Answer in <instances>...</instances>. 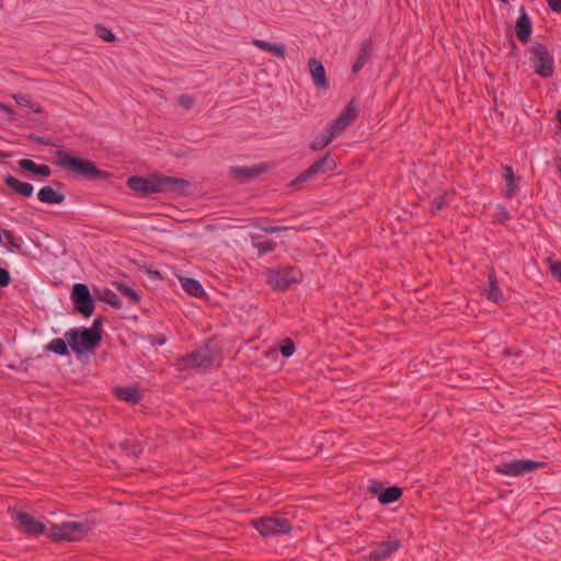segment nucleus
<instances>
[{
    "label": "nucleus",
    "mask_w": 561,
    "mask_h": 561,
    "mask_svg": "<svg viewBox=\"0 0 561 561\" xmlns=\"http://www.w3.org/2000/svg\"><path fill=\"white\" fill-rule=\"evenodd\" d=\"M500 1L505 3V4L508 3V0H500Z\"/></svg>",
    "instance_id": "864d4df0"
},
{
    "label": "nucleus",
    "mask_w": 561,
    "mask_h": 561,
    "mask_svg": "<svg viewBox=\"0 0 561 561\" xmlns=\"http://www.w3.org/2000/svg\"><path fill=\"white\" fill-rule=\"evenodd\" d=\"M488 280L489 285L483 289V293L489 300L497 304L502 300L503 294L500 288L494 268L489 271Z\"/></svg>",
    "instance_id": "a211bd4d"
},
{
    "label": "nucleus",
    "mask_w": 561,
    "mask_h": 561,
    "mask_svg": "<svg viewBox=\"0 0 561 561\" xmlns=\"http://www.w3.org/2000/svg\"><path fill=\"white\" fill-rule=\"evenodd\" d=\"M336 169L335 160L328 153L323 158L314 161L307 170L301 172L293 182L291 185H297L307 182L317 175L334 171Z\"/></svg>",
    "instance_id": "6e6552de"
},
{
    "label": "nucleus",
    "mask_w": 561,
    "mask_h": 561,
    "mask_svg": "<svg viewBox=\"0 0 561 561\" xmlns=\"http://www.w3.org/2000/svg\"><path fill=\"white\" fill-rule=\"evenodd\" d=\"M46 350L58 355H68L67 342L62 339H54L47 345Z\"/></svg>",
    "instance_id": "cd10ccee"
},
{
    "label": "nucleus",
    "mask_w": 561,
    "mask_h": 561,
    "mask_svg": "<svg viewBox=\"0 0 561 561\" xmlns=\"http://www.w3.org/2000/svg\"><path fill=\"white\" fill-rule=\"evenodd\" d=\"M288 229H289L288 227H282V226H268V227L263 228V230L268 233H274V232L284 231V230H288Z\"/></svg>",
    "instance_id": "a19ab883"
},
{
    "label": "nucleus",
    "mask_w": 561,
    "mask_h": 561,
    "mask_svg": "<svg viewBox=\"0 0 561 561\" xmlns=\"http://www.w3.org/2000/svg\"><path fill=\"white\" fill-rule=\"evenodd\" d=\"M101 324H102V319L101 318H96V319H94L93 325H92L91 329H95V330L100 331Z\"/></svg>",
    "instance_id": "49530a36"
},
{
    "label": "nucleus",
    "mask_w": 561,
    "mask_h": 561,
    "mask_svg": "<svg viewBox=\"0 0 561 561\" xmlns=\"http://www.w3.org/2000/svg\"><path fill=\"white\" fill-rule=\"evenodd\" d=\"M95 32H96V35L105 42L113 43L116 39V36L114 35V33L105 26L96 25Z\"/></svg>",
    "instance_id": "7c9ffc66"
},
{
    "label": "nucleus",
    "mask_w": 561,
    "mask_h": 561,
    "mask_svg": "<svg viewBox=\"0 0 561 561\" xmlns=\"http://www.w3.org/2000/svg\"><path fill=\"white\" fill-rule=\"evenodd\" d=\"M130 453L134 457H138V455L141 453V449L138 446H134Z\"/></svg>",
    "instance_id": "09e8293b"
},
{
    "label": "nucleus",
    "mask_w": 561,
    "mask_h": 561,
    "mask_svg": "<svg viewBox=\"0 0 561 561\" xmlns=\"http://www.w3.org/2000/svg\"><path fill=\"white\" fill-rule=\"evenodd\" d=\"M89 527L82 523H64L54 525L50 528L49 536L55 540L77 541L85 536Z\"/></svg>",
    "instance_id": "0eeeda50"
},
{
    "label": "nucleus",
    "mask_w": 561,
    "mask_h": 561,
    "mask_svg": "<svg viewBox=\"0 0 561 561\" xmlns=\"http://www.w3.org/2000/svg\"><path fill=\"white\" fill-rule=\"evenodd\" d=\"M98 296L99 298L108 304L110 306L114 307V308H121L122 307V304H121V300L118 298V296L111 289L108 288H104L102 290H99L98 291Z\"/></svg>",
    "instance_id": "bb28decb"
},
{
    "label": "nucleus",
    "mask_w": 561,
    "mask_h": 561,
    "mask_svg": "<svg viewBox=\"0 0 561 561\" xmlns=\"http://www.w3.org/2000/svg\"><path fill=\"white\" fill-rule=\"evenodd\" d=\"M266 170L267 168L265 164H255L252 167H231L229 170V175L232 179L245 181L259 176Z\"/></svg>",
    "instance_id": "4468645a"
},
{
    "label": "nucleus",
    "mask_w": 561,
    "mask_h": 561,
    "mask_svg": "<svg viewBox=\"0 0 561 561\" xmlns=\"http://www.w3.org/2000/svg\"><path fill=\"white\" fill-rule=\"evenodd\" d=\"M156 341H157V343H158V344H160V345H162V344H164V343H165V339H164L163 336H158V337H156Z\"/></svg>",
    "instance_id": "8fccbe9b"
},
{
    "label": "nucleus",
    "mask_w": 561,
    "mask_h": 561,
    "mask_svg": "<svg viewBox=\"0 0 561 561\" xmlns=\"http://www.w3.org/2000/svg\"><path fill=\"white\" fill-rule=\"evenodd\" d=\"M550 272L553 275L556 279H558L561 283V262L560 261H552L551 259H548Z\"/></svg>",
    "instance_id": "c9c22d12"
},
{
    "label": "nucleus",
    "mask_w": 561,
    "mask_h": 561,
    "mask_svg": "<svg viewBox=\"0 0 561 561\" xmlns=\"http://www.w3.org/2000/svg\"><path fill=\"white\" fill-rule=\"evenodd\" d=\"M10 515L18 523L19 529L30 536H38L45 531V525L28 513L14 508L10 511Z\"/></svg>",
    "instance_id": "9d476101"
},
{
    "label": "nucleus",
    "mask_w": 561,
    "mask_h": 561,
    "mask_svg": "<svg viewBox=\"0 0 561 561\" xmlns=\"http://www.w3.org/2000/svg\"><path fill=\"white\" fill-rule=\"evenodd\" d=\"M213 363L214 355L207 345L198 348L196 352H193L183 358V366L185 368H208L213 365Z\"/></svg>",
    "instance_id": "f8f14e48"
},
{
    "label": "nucleus",
    "mask_w": 561,
    "mask_h": 561,
    "mask_svg": "<svg viewBox=\"0 0 561 561\" xmlns=\"http://www.w3.org/2000/svg\"><path fill=\"white\" fill-rule=\"evenodd\" d=\"M75 309L83 317H90L94 310V302L90 290L84 284H75L71 291Z\"/></svg>",
    "instance_id": "1a4fd4ad"
},
{
    "label": "nucleus",
    "mask_w": 561,
    "mask_h": 561,
    "mask_svg": "<svg viewBox=\"0 0 561 561\" xmlns=\"http://www.w3.org/2000/svg\"><path fill=\"white\" fill-rule=\"evenodd\" d=\"M178 102L185 110L192 108L194 106V104H195L194 98L192 95H190V94H181L178 98Z\"/></svg>",
    "instance_id": "f704fd0d"
},
{
    "label": "nucleus",
    "mask_w": 561,
    "mask_h": 561,
    "mask_svg": "<svg viewBox=\"0 0 561 561\" xmlns=\"http://www.w3.org/2000/svg\"><path fill=\"white\" fill-rule=\"evenodd\" d=\"M127 185L130 190L141 194L183 193L190 186V182L182 178L153 173L148 178L130 176L127 180Z\"/></svg>",
    "instance_id": "f257e3e1"
},
{
    "label": "nucleus",
    "mask_w": 561,
    "mask_h": 561,
    "mask_svg": "<svg viewBox=\"0 0 561 561\" xmlns=\"http://www.w3.org/2000/svg\"><path fill=\"white\" fill-rule=\"evenodd\" d=\"M0 110L10 115L13 114V108L8 104L0 103Z\"/></svg>",
    "instance_id": "a18cd8bd"
},
{
    "label": "nucleus",
    "mask_w": 561,
    "mask_h": 561,
    "mask_svg": "<svg viewBox=\"0 0 561 561\" xmlns=\"http://www.w3.org/2000/svg\"><path fill=\"white\" fill-rule=\"evenodd\" d=\"M115 286L116 289L122 294V296L128 298L134 304L139 302L140 296L131 287L123 283H116Z\"/></svg>",
    "instance_id": "c756f323"
},
{
    "label": "nucleus",
    "mask_w": 561,
    "mask_h": 561,
    "mask_svg": "<svg viewBox=\"0 0 561 561\" xmlns=\"http://www.w3.org/2000/svg\"><path fill=\"white\" fill-rule=\"evenodd\" d=\"M2 234L4 236V238L7 240L8 248L10 251L21 249V243H20L19 239H16L10 230H3Z\"/></svg>",
    "instance_id": "473e14b6"
},
{
    "label": "nucleus",
    "mask_w": 561,
    "mask_h": 561,
    "mask_svg": "<svg viewBox=\"0 0 561 561\" xmlns=\"http://www.w3.org/2000/svg\"><path fill=\"white\" fill-rule=\"evenodd\" d=\"M357 116V111L351 101L344 112L331 124L329 133L335 138L341 135Z\"/></svg>",
    "instance_id": "ddd939ff"
},
{
    "label": "nucleus",
    "mask_w": 561,
    "mask_h": 561,
    "mask_svg": "<svg viewBox=\"0 0 561 561\" xmlns=\"http://www.w3.org/2000/svg\"><path fill=\"white\" fill-rule=\"evenodd\" d=\"M55 157L60 168L77 175L85 179H103L107 176V173L98 169L92 161L73 157L66 150L56 151Z\"/></svg>",
    "instance_id": "f03ea898"
},
{
    "label": "nucleus",
    "mask_w": 561,
    "mask_h": 561,
    "mask_svg": "<svg viewBox=\"0 0 561 561\" xmlns=\"http://www.w3.org/2000/svg\"><path fill=\"white\" fill-rule=\"evenodd\" d=\"M497 216H499V220H506L510 218L508 211L503 206L499 207Z\"/></svg>",
    "instance_id": "37998d69"
},
{
    "label": "nucleus",
    "mask_w": 561,
    "mask_h": 561,
    "mask_svg": "<svg viewBox=\"0 0 561 561\" xmlns=\"http://www.w3.org/2000/svg\"><path fill=\"white\" fill-rule=\"evenodd\" d=\"M516 194V185L511 182L507 183V191H506V196L507 197H512Z\"/></svg>",
    "instance_id": "c03bdc74"
},
{
    "label": "nucleus",
    "mask_w": 561,
    "mask_h": 561,
    "mask_svg": "<svg viewBox=\"0 0 561 561\" xmlns=\"http://www.w3.org/2000/svg\"><path fill=\"white\" fill-rule=\"evenodd\" d=\"M549 8L557 13H561V0H547Z\"/></svg>",
    "instance_id": "ea45409f"
},
{
    "label": "nucleus",
    "mask_w": 561,
    "mask_h": 561,
    "mask_svg": "<svg viewBox=\"0 0 561 561\" xmlns=\"http://www.w3.org/2000/svg\"><path fill=\"white\" fill-rule=\"evenodd\" d=\"M254 247L259 250V254L263 255L267 252L274 251L276 243L274 241L255 242Z\"/></svg>",
    "instance_id": "72a5a7b5"
},
{
    "label": "nucleus",
    "mask_w": 561,
    "mask_h": 561,
    "mask_svg": "<svg viewBox=\"0 0 561 561\" xmlns=\"http://www.w3.org/2000/svg\"><path fill=\"white\" fill-rule=\"evenodd\" d=\"M10 282V273L5 268L0 267V286L5 287Z\"/></svg>",
    "instance_id": "4c0bfd02"
},
{
    "label": "nucleus",
    "mask_w": 561,
    "mask_h": 561,
    "mask_svg": "<svg viewBox=\"0 0 561 561\" xmlns=\"http://www.w3.org/2000/svg\"><path fill=\"white\" fill-rule=\"evenodd\" d=\"M308 68L314 84L320 89L327 90L329 88V81L322 62L317 58H310Z\"/></svg>",
    "instance_id": "2eb2a0df"
},
{
    "label": "nucleus",
    "mask_w": 561,
    "mask_h": 561,
    "mask_svg": "<svg viewBox=\"0 0 561 561\" xmlns=\"http://www.w3.org/2000/svg\"><path fill=\"white\" fill-rule=\"evenodd\" d=\"M13 98L18 104L23 105V106H28L31 103V100L26 94L19 93V94H14Z\"/></svg>",
    "instance_id": "58836bf2"
},
{
    "label": "nucleus",
    "mask_w": 561,
    "mask_h": 561,
    "mask_svg": "<svg viewBox=\"0 0 561 561\" xmlns=\"http://www.w3.org/2000/svg\"><path fill=\"white\" fill-rule=\"evenodd\" d=\"M252 45L259 49L271 53L272 55L284 59L286 56V46L282 43H270L262 39H253Z\"/></svg>",
    "instance_id": "aec40b11"
},
{
    "label": "nucleus",
    "mask_w": 561,
    "mask_h": 561,
    "mask_svg": "<svg viewBox=\"0 0 561 561\" xmlns=\"http://www.w3.org/2000/svg\"><path fill=\"white\" fill-rule=\"evenodd\" d=\"M399 547L400 542L398 540L383 541L370 551L368 559L369 561H381L397 551Z\"/></svg>",
    "instance_id": "dca6fc26"
},
{
    "label": "nucleus",
    "mask_w": 561,
    "mask_h": 561,
    "mask_svg": "<svg viewBox=\"0 0 561 561\" xmlns=\"http://www.w3.org/2000/svg\"><path fill=\"white\" fill-rule=\"evenodd\" d=\"M301 274L294 267L271 270L267 272L266 282L274 290H285L291 284L298 283Z\"/></svg>",
    "instance_id": "423d86ee"
},
{
    "label": "nucleus",
    "mask_w": 561,
    "mask_h": 561,
    "mask_svg": "<svg viewBox=\"0 0 561 561\" xmlns=\"http://www.w3.org/2000/svg\"><path fill=\"white\" fill-rule=\"evenodd\" d=\"M4 183L18 195L22 197H30L33 194L34 187L27 182H22L12 175L4 178Z\"/></svg>",
    "instance_id": "6ab92c4d"
},
{
    "label": "nucleus",
    "mask_w": 561,
    "mask_h": 561,
    "mask_svg": "<svg viewBox=\"0 0 561 561\" xmlns=\"http://www.w3.org/2000/svg\"><path fill=\"white\" fill-rule=\"evenodd\" d=\"M32 139H34L35 141L39 142V144H43V145H48L49 141L46 140L44 137H31Z\"/></svg>",
    "instance_id": "de8ad7c7"
},
{
    "label": "nucleus",
    "mask_w": 561,
    "mask_h": 561,
    "mask_svg": "<svg viewBox=\"0 0 561 561\" xmlns=\"http://www.w3.org/2000/svg\"><path fill=\"white\" fill-rule=\"evenodd\" d=\"M504 171H505V175H504L505 181H506L507 183H508V182L513 183V182H514V172H513V169H512L511 167L506 165V167L504 168Z\"/></svg>",
    "instance_id": "79ce46f5"
},
{
    "label": "nucleus",
    "mask_w": 561,
    "mask_h": 561,
    "mask_svg": "<svg viewBox=\"0 0 561 561\" xmlns=\"http://www.w3.org/2000/svg\"><path fill=\"white\" fill-rule=\"evenodd\" d=\"M530 62L535 72L542 78H549L553 73V57L550 55L548 48L540 43H536L530 48Z\"/></svg>",
    "instance_id": "39448f33"
},
{
    "label": "nucleus",
    "mask_w": 561,
    "mask_h": 561,
    "mask_svg": "<svg viewBox=\"0 0 561 561\" xmlns=\"http://www.w3.org/2000/svg\"><path fill=\"white\" fill-rule=\"evenodd\" d=\"M251 524L263 537L288 534L291 530L290 522L282 516L261 517L253 519Z\"/></svg>",
    "instance_id": "20e7f679"
},
{
    "label": "nucleus",
    "mask_w": 561,
    "mask_h": 561,
    "mask_svg": "<svg viewBox=\"0 0 561 561\" xmlns=\"http://www.w3.org/2000/svg\"><path fill=\"white\" fill-rule=\"evenodd\" d=\"M373 46L370 41H365L362 43L359 55L353 65L352 72L354 75L358 73L364 65L368 61L371 55Z\"/></svg>",
    "instance_id": "5701e85b"
},
{
    "label": "nucleus",
    "mask_w": 561,
    "mask_h": 561,
    "mask_svg": "<svg viewBox=\"0 0 561 561\" xmlns=\"http://www.w3.org/2000/svg\"><path fill=\"white\" fill-rule=\"evenodd\" d=\"M295 352V344L294 342L290 340V339H286L283 343V345L280 346V353L283 356L285 357H289L294 354Z\"/></svg>",
    "instance_id": "e433bc0d"
},
{
    "label": "nucleus",
    "mask_w": 561,
    "mask_h": 561,
    "mask_svg": "<svg viewBox=\"0 0 561 561\" xmlns=\"http://www.w3.org/2000/svg\"><path fill=\"white\" fill-rule=\"evenodd\" d=\"M19 167L20 169H22L23 171H27V172H31V173H34V174H38L43 178H47L51 174V170L48 165L46 164H36L33 160L31 159H22L19 161Z\"/></svg>",
    "instance_id": "412c9836"
},
{
    "label": "nucleus",
    "mask_w": 561,
    "mask_h": 561,
    "mask_svg": "<svg viewBox=\"0 0 561 561\" xmlns=\"http://www.w3.org/2000/svg\"><path fill=\"white\" fill-rule=\"evenodd\" d=\"M542 466L543 463L540 461L520 459L510 462H502L495 467V471L501 474L517 477L527 472H531L538 468H541Z\"/></svg>",
    "instance_id": "9b49d317"
},
{
    "label": "nucleus",
    "mask_w": 561,
    "mask_h": 561,
    "mask_svg": "<svg viewBox=\"0 0 561 561\" xmlns=\"http://www.w3.org/2000/svg\"><path fill=\"white\" fill-rule=\"evenodd\" d=\"M448 196H449V193L444 192V193L439 194L437 197H435V199L432 204V208H431L432 214H435L436 211L443 209V207L447 204Z\"/></svg>",
    "instance_id": "2f4dec72"
},
{
    "label": "nucleus",
    "mask_w": 561,
    "mask_h": 561,
    "mask_svg": "<svg viewBox=\"0 0 561 561\" xmlns=\"http://www.w3.org/2000/svg\"><path fill=\"white\" fill-rule=\"evenodd\" d=\"M115 394L118 399L133 404L138 403L141 399L140 391L135 387L117 388Z\"/></svg>",
    "instance_id": "b1692460"
},
{
    "label": "nucleus",
    "mask_w": 561,
    "mask_h": 561,
    "mask_svg": "<svg viewBox=\"0 0 561 561\" xmlns=\"http://www.w3.org/2000/svg\"><path fill=\"white\" fill-rule=\"evenodd\" d=\"M2 241V232L0 231V242Z\"/></svg>",
    "instance_id": "5fc2aeb1"
},
{
    "label": "nucleus",
    "mask_w": 561,
    "mask_h": 561,
    "mask_svg": "<svg viewBox=\"0 0 561 561\" xmlns=\"http://www.w3.org/2000/svg\"><path fill=\"white\" fill-rule=\"evenodd\" d=\"M34 111L35 112H41V107H35Z\"/></svg>",
    "instance_id": "603ef678"
},
{
    "label": "nucleus",
    "mask_w": 561,
    "mask_h": 561,
    "mask_svg": "<svg viewBox=\"0 0 561 561\" xmlns=\"http://www.w3.org/2000/svg\"><path fill=\"white\" fill-rule=\"evenodd\" d=\"M37 197L41 202L47 204H60L65 201V195L51 186L42 187L37 193Z\"/></svg>",
    "instance_id": "4be33fe9"
},
{
    "label": "nucleus",
    "mask_w": 561,
    "mask_h": 561,
    "mask_svg": "<svg viewBox=\"0 0 561 561\" xmlns=\"http://www.w3.org/2000/svg\"><path fill=\"white\" fill-rule=\"evenodd\" d=\"M180 283L183 289L191 296L201 297L204 295V289L196 279L190 277H181Z\"/></svg>",
    "instance_id": "393cba45"
},
{
    "label": "nucleus",
    "mask_w": 561,
    "mask_h": 561,
    "mask_svg": "<svg viewBox=\"0 0 561 561\" xmlns=\"http://www.w3.org/2000/svg\"><path fill=\"white\" fill-rule=\"evenodd\" d=\"M334 137L328 131V134H323L318 136L311 144L310 149L313 151H319L325 148Z\"/></svg>",
    "instance_id": "c85d7f7f"
},
{
    "label": "nucleus",
    "mask_w": 561,
    "mask_h": 561,
    "mask_svg": "<svg viewBox=\"0 0 561 561\" xmlns=\"http://www.w3.org/2000/svg\"><path fill=\"white\" fill-rule=\"evenodd\" d=\"M71 350L81 355L96 348L102 340L101 332L95 329L75 328L65 333Z\"/></svg>",
    "instance_id": "7ed1b4c3"
},
{
    "label": "nucleus",
    "mask_w": 561,
    "mask_h": 561,
    "mask_svg": "<svg viewBox=\"0 0 561 561\" xmlns=\"http://www.w3.org/2000/svg\"><path fill=\"white\" fill-rule=\"evenodd\" d=\"M402 495V489L398 486L387 488L378 497L382 504H390L398 501Z\"/></svg>",
    "instance_id": "a878e982"
},
{
    "label": "nucleus",
    "mask_w": 561,
    "mask_h": 561,
    "mask_svg": "<svg viewBox=\"0 0 561 561\" xmlns=\"http://www.w3.org/2000/svg\"><path fill=\"white\" fill-rule=\"evenodd\" d=\"M557 119H558L559 127H560V130H561V110H559V111L557 112Z\"/></svg>",
    "instance_id": "3c124183"
},
{
    "label": "nucleus",
    "mask_w": 561,
    "mask_h": 561,
    "mask_svg": "<svg viewBox=\"0 0 561 561\" xmlns=\"http://www.w3.org/2000/svg\"><path fill=\"white\" fill-rule=\"evenodd\" d=\"M531 21L524 8L520 9V15L516 22V36L522 43H527L531 34Z\"/></svg>",
    "instance_id": "f3484780"
}]
</instances>
